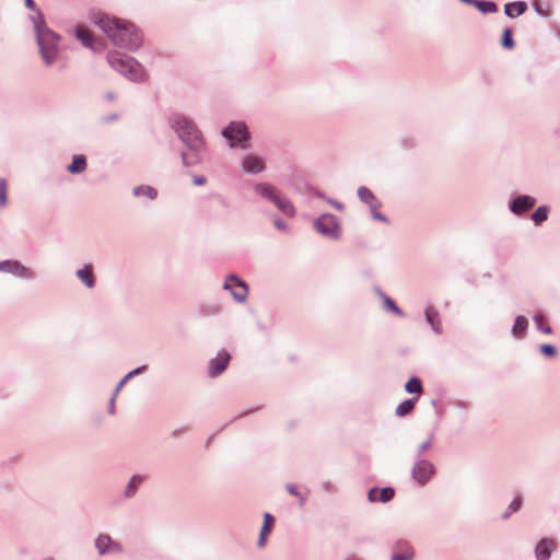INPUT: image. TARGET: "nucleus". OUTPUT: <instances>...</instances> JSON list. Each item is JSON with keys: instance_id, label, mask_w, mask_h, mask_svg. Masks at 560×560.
Masks as SVG:
<instances>
[{"instance_id": "nucleus-1", "label": "nucleus", "mask_w": 560, "mask_h": 560, "mask_svg": "<svg viewBox=\"0 0 560 560\" xmlns=\"http://www.w3.org/2000/svg\"><path fill=\"white\" fill-rule=\"evenodd\" d=\"M171 128L179 140L190 150V153L180 154L185 166H196L202 162L201 152L205 150V140L195 122L186 115L174 113L170 116Z\"/></svg>"}, {"instance_id": "nucleus-2", "label": "nucleus", "mask_w": 560, "mask_h": 560, "mask_svg": "<svg viewBox=\"0 0 560 560\" xmlns=\"http://www.w3.org/2000/svg\"><path fill=\"white\" fill-rule=\"evenodd\" d=\"M93 22L100 26L115 46L137 50L142 44L140 32L126 20L105 13H96L93 15Z\"/></svg>"}, {"instance_id": "nucleus-3", "label": "nucleus", "mask_w": 560, "mask_h": 560, "mask_svg": "<svg viewBox=\"0 0 560 560\" xmlns=\"http://www.w3.org/2000/svg\"><path fill=\"white\" fill-rule=\"evenodd\" d=\"M33 22L36 43L39 48L40 57L46 66L54 65L59 57L60 35L50 30L45 23L40 11L30 16Z\"/></svg>"}, {"instance_id": "nucleus-4", "label": "nucleus", "mask_w": 560, "mask_h": 560, "mask_svg": "<svg viewBox=\"0 0 560 560\" xmlns=\"http://www.w3.org/2000/svg\"><path fill=\"white\" fill-rule=\"evenodd\" d=\"M109 66L131 81L141 82L145 79L143 67L132 57L119 52L107 55Z\"/></svg>"}, {"instance_id": "nucleus-5", "label": "nucleus", "mask_w": 560, "mask_h": 560, "mask_svg": "<svg viewBox=\"0 0 560 560\" xmlns=\"http://www.w3.org/2000/svg\"><path fill=\"white\" fill-rule=\"evenodd\" d=\"M314 229L322 236L330 240H339L341 235L340 224L331 213L322 214L315 222Z\"/></svg>"}, {"instance_id": "nucleus-6", "label": "nucleus", "mask_w": 560, "mask_h": 560, "mask_svg": "<svg viewBox=\"0 0 560 560\" xmlns=\"http://www.w3.org/2000/svg\"><path fill=\"white\" fill-rule=\"evenodd\" d=\"M222 136L229 141L230 147H246L249 137L246 125L242 121H232L222 130Z\"/></svg>"}, {"instance_id": "nucleus-7", "label": "nucleus", "mask_w": 560, "mask_h": 560, "mask_svg": "<svg viewBox=\"0 0 560 560\" xmlns=\"http://www.w3.org/2000/svg\"><path fill=\"white\" fill-rule=\"evenodd\" d=\"M223 289L230 291L233 299L238 303H243L247 299L248 287L244 280L235 275H230L225 279Z\"/></svg>"}, {"instance_id": "nucleus-8", "label": "nucleus", "mask_w": 560, "mask_h": 560, "mask_svg": "<svg viewBox=\"0 0 560 560\" xmlns=\"http://www.w3.org/2000/svg\"><path fill=\"white\" fill-rule=\"evenodd\" d=\"M435 472L434 465L424 458L418 459L412 469L411 478L420 486L428 483Z\"/></svg>"}, {"instance_id": "nucleus-9", "label": "nucleus", "mask_w": 560, "mask_h": 560, "mask_svg": "<svg viewBox=\"0 0 560 560\" xmlns=\"http://www.w3.org/2000/svg\"><path fill=\"white\" fill-rule=\"evenodd\" d=\"M94 546L100 556L122 552L121 544L113 539L108 534H98L95 538Z\"/></svg>"}, {"instance_id": "nucleus-10", "label": "nucleus", "mask_w": 560, "mask_h": 560, "mask_svg": "<svg viewBox=\"0 0 560 560\" xmlns=\"http://www.w3.org/2000/svg\"><path fill=\"white\" fill-rule=\"evenodd\" d=\"M241 168L246 174H259L266 170L265 158L248 153L241 159Z\"/></svg>"}, {"instance_id": "nucleus-11", "label": "nucleus", "mask_w": 560, "mask_h": 560, "mask_svg": "<svg viewBox=\"0 0 560 560\" xmlns=\"http://www.w3.org/2000/svg\"><path fill=\"white\" fill-rule=\"evenodd\" d=\"M0 271L14 275L22 279H33L34 271L18 260H0Z\"/></svg>"}, {"instance_id": "nucleus-12", "label": "nucleus", "mask_w": 560, "mask_h": 560, "mask_svg": "<svg viewBox=\"0 0 560 560\" xmlns=\"http://www.w3.org/2000/svg\"><path fill=\"white\" fill-rule=\"evenodd\" d=\"M231 355L226 350H220L218 354L209 361L208 375L210 377L219 376L229 365Z\"/></svg>"}, {"instance_id": "nucleus-13", "label": "nucleus", "mask_w": 560, "mask_h": 560, "mask_svg": "<svg viewBox=\"0 0 560 560\" xmlns=\"http://www.w3.org/2000/svg\"><path fill=\"white\" fill-rule=\"evenodd\" d=\"M536 205V198L529 195H520L509 202V209L515 215H522Z\"/></svg>"}, {"instance_id": "nucleus-14", "label": "nucleus", "mask_w": 560, "mask_h": 560, "mask_svg": "<svg viewBox=\"0 0 560 560\" xmlns=\"http://www.w3.org/2000/svg\"><path fill=\"white\" fill-rule=\"evenodd\" d=\"M555 541L549 538L541 539L535 547V557L537 560H549L555 550Z\"/></svg>"}, {"instance_id": "nucleus-15", "label": "nucleus", "mask_w": 560, "mask_h": 560, "mask_svg": "<svg viewBox=\"0 0 560 560\" xmlns=\"http://www.w3.org/2000/svg\"><path fill=\"white\" fill-rule=\"evenodd\" d=\"M394 489L386 487L383 489L372 488L368 492V499L370 502H388L394 497Z\"/></svg>"}, {"instance_id": "nucleus-16", "label": "nucleus", "mask_w": 560, "mask_h": 560, "mask_svg": "<svg viewBox=\"0 0 560 560\" xmlns=\"http://www.w3.org/2000/svg\"><path fill=\"white\" fill-rule=\"evenodd\" d=\"M255 191L264 199L275 202L278 197V190L268 183H258L254 186Z\"/></svg>"}, {"instance_id": "nucleus-17", "label": "nucleus", "mask_w": 560, "mask_h": 560, "mask_svg": "<svg viewBox=\"0 0 560 560\" xmlns=\"http://www.w3.org/2000/svg\"><path fill=\"white\" fill-rule=\"evenodd\" d=\"M424 316H425L427 323L431 326L432 330L435 334L441 335L442 334V324H441V319H440L438 311L435 308H433L432 306H429L424 311Z\"/></svg>"}, {"instance_id": "nucleus-18", "label": "nucleus", "mask_w": 560, "mask_h": 560, "mask_svg": "<svg viewBox=\"0 0 560 560\" xmlns=\"http://www.w3.org/2000/svg\"><path fill=\"white\" fill-rule=\"evenodd\" d=\"M75 276L86 288L93 289L95 287V278L90 265H84L82 268L78 269Z\"/></svg>"}, {"instance_id": "nucleus-19", "label": "nucleus", "mask_w": 560, "mask_h": 560, "mask_svg": "<svg viewBox=\"0 0 560 560\" xmlns=\"http://www.w3.org/2000/svg\"><path fill=\"white\" fill-rule=\"evenodd\" d=\"M527 10V3L525 1H514L504 4V13L509 18H517L525 13Z\"/></svg>"}, {"instance_id": "nucleus-20", "label": "nucleus", "mask_w": 560, "mask_h": 560, "mask_svg": "<svg viewBox=\"0 0 560 560\" xmlns=\"http://www.w3.org/2000/svg\"><path fill=\"white\" fill-rule=\"evenodd\" d=\"M73 35L78 40H80L83 44V46L92 50H95L93 45V36L86 27L75 26L73 30Z\"/></svg>"}, {"instance_id": "nucleus-21", "label": "nucleus", "mask_w": 560, "mask_h": 560, "mask_svg": "<svg viewBox=\"0 0 560 560\" xmlns=\"http://www.w3.org/2000/svg\"><path fill=\"white\" fill-rule=\"evenodd\" d=\"M145 480V477L142 476V475H133L131 476V478L129 479L125 490H124V495L126 498H132L136 495L138 489L140 488V486L143 483V481Z\"/></svg>"}, {"instance_id": "nucleus-22", "label": "nucleus", "mask_w": 560, "mask_h": 560, "mask_svg": "<svg viewBox=\"0 0 560 560\" xmlns=\"http://www.w3.org/2000/svg\"><path fill=\"white\" fill-rule=\"evenodd\" d=\"M272 524H273L272 515L270 513H265L264 514V524L260 529L259 538L257 541L258 547H260V548L265 547V545L267 542L266 536L271 532Z\"/></svg>"}, {"instance_id": "nucleus-23", "label": "nucleus", "mask_w": 560, "mask_h": 560, "mask_svg": "<svg viewBox=\"0 0 560 560\" xmlns=\"http://www.w3.org/2000/svg\"><path fill=\"white\" fill-rule=\"evenodd\" d=\"M88 167L86 159L84 155H74L72 162L67 166V171L70 174H81Z\"/></svg>"}, {"instance_id": "nucleus-24", "label": "nucleus", "mask_w": 560, "mask_h": 560, "mask_svg": "<svg viewBox=\"0 0 560 560\" xmlns=\"http://www.w3.org/2000/svg\"><path fill=\"white\" fill-rule=\"evenodd\" d=\"M377 294L383 302V307L397 316H404V312L400 307L397 306L394 300H392L387 294H385L382 290H377Z\"/></svg>"}, {"instance_id": "nucleus-25", "label": "nucleus", "mask_w": 560, "mask_h": 560, "mask_svg": "<svg viewBox=\"0 0 560 560\" xmlns=\"http://www.w3.org/2000/svg\"><path fill=\"white\" fill-rule=\"evenodd\" d=\"M273 203L283 214L288 217H293L295 214V208L292 202L289 199L281 197L280 194Z\"/></svg>"}, {"instance_id": "nucleus-26", "label": "nucleus", "mask_w": 560, "mask_h": 560, "mask_svg": "<svg viewBox=\"0 0 560 560\" xmlns=\"http://www.w3.org/2000/svg\"><path fill=\"white\" fill-rule=\"evenodd\" d=\"M417 400H418V398L413 397V398H409V399L401 401L396 407V410H395L396 416L405 417V416L409 415L413 410Z\"/></svg>"}, {"instance_id": "nucleus-27", "label": "nucleus", "mask_w": 560, "mask_h": 560, "mask_svg": "<svg viewBox=\"0 0 560 560\" xmlns=\"http://www.w3.org/2000/svg\"><path fill=\"white\" fill-rule=\"evenodd\" d=\"M132 194L135 197H141L144 196L151 200L155 199L158 197V191L155 188L149 185H139L136 186L132 190Z\"/></svg>"}, {"instance_id": "nucleus-28", "label": "nucleus", "mask_w": 560, "mask_h": 560, "mask_svg": "<svg viewBox=\"0 0 560 560\" xmlns=\"http://www.w3.org/2000/svg\"><path fill=\"white\" fill-rule=\"evenodd\" d=\"M358 197L363 203L368 206H372L375 202H378L373 191L365 186H360L358 188Z\"/></svg>"}, {"instance_id": "nucleus-29", "label": "nucleus", "mask_w": 560, "mask_h": 560, "mask_svg": "<svg viewBox=\"0 0 560 560\" xmlns=\"http://www.w3.org/2000/svg\"><path fill=\"white\" fill-rule=\"evenodd\" d=\"M147 370V365H141V366H138L136 368L135 370L130 371L129 373H127L120 381L119 383L116 385V388H115V395H118V393L121 390V388L125 386V384L127 382H130V380L132 377H135L136 375H139L141 373H143L144 371Z\"/></svg>"}, {"instance_id": "nucleus-30", "label": "nucleus", "mask_w": 560, "mask_h": 560, "mask_svg": "<svg viewBox=\"0 0 560 560\" xmlns=\"http://www.w3.org/2000/svg\"><path fill=\"white\" fill-rule=\"evenodd\" d=\"M527 327V319L523 315H517L512 327V334L515 337H521L526 331Z\"/></svg>"}, {"instance_id": "nucleus-31", "label": "nucleus", "mask_w": 560, "mask_h": 560, "mask_svg": "<svg viewBox=\"0 0 560 560\" xmlns=\"http://www.w3.org/2000/svg\"><path fill=\"white\" fill-rule=\"evenodd\" d=\"M549 208L547 206L538 207L532 214V220L535 225H540L548 219Z\"/></svg>"}, {"instance_id": "nucleus-32", "label": "nucleus", "mask_w": 560, "mask_h": 560, "mask_svg": "<svg viewBox=\"0 0 560 560\" xmlns=\"http://www.w3.org/2000/svg\"><path fill=\"white\" fill-rule=\"evenodd\" d=\"M474 5L482 13H495L498 11V5L493 1L477 0Z\"/></svg>"}, {"instance_id": "nucleus-33", "label": "nucleus", "mask_w": 560, "mask_h": 560, "mask_svg": "<svg viewBox=\"0 0 560 560\" xmlns=\"http://www.w3.org/2000/svg\"><path fill=\"white\" fill-rule=\"evenodd\" d=\"M405 390L409 394H420L422 392V383L418 377H411L405 384Z\"/></svg>"}, {"instance_id": "nucleus-34", "label": "nucleus", "mask_w": 560, "mask_h": 560, "mask_svg": "<svg viewBox=\"0 0 560 560\" xmlns=\"http://www.w3.org/2000/svg\"><path fill=\"white\" fill-rule=\"evenodd\" d=\"M522 506V499L515 498L509 504L506 512L502 514L503 520H508L513 513L517 512Z\"/></svg>"}, {"instance_id": "nucleus-35", "label": "nucleus", "mask_w": 560, "mask_h": 560, "mask_svg": "<svg viewBox=\"0 0 560 560\" xmlns=\"http://www.w3.org/2000/svg\"><path fill=\"white\" fill-rule=\"evenodd\" d=\"M534 322L536 324L537 329L540 330L541 332L547 335H550L552 332L551 327L547 324H544V316L541 314H535Z\"/></svg>"}, {"instance_id": "nucleus-36", "label": "nucleus", "mask_w": 560, "mask_h": 560, "mask_svg": "<svg viewBox=\"0 0 560 560\" xmlns=\"http://www.w3.org/2000/svg\"><path fill=\"white\" fill-rule=\"evenodd\" d=\"M381 206H382V203L380 201L375 202L372 206H369L371 214H372L373 219L384 222V223H388V219L378 211Z\"/></svg>"}, {"instance_id": "nucleus-37", "label": "nucleus", "mask_w": 560, "mask_h": 560, "mask_svg": "<svg viewBox=\"0 0 560 560\" xmlns=\"http://www.w3.org/2000/svg\"><path fill=\"white\" fill-rule=\"evenodd\" d=\"M501 45L504 48L511 49L514 47V40L512 38V31L510 28H505L502 34Z\"/></svg>"}, {"instance_id": "nucleus-38", "label": "nucleus", "mask_w": 560, "mask_h": 560, "mask_svg": "<svg viewBox=\"0 0 560 560\" xmlns=\"http://www.w3.org/2000/svg\"><path fill=\"white\" fill-rule=\"evenodd\" d=\"M7 202V182L4 178H0V207H4Z\"/></svg>"}, {"instance_id": "nucleus-39", "label": "nucleus", "mask_w": 560, "mask_h": 560, "mask_svg": "<svg viewBox=\"0 0 560 560\" xmlns=\"http://www.w3.org/2000/svg\"><path fill=\"white\" fill-rule=\"evenodd\" d=\"M285 488H287L289 493H291L292 495H294V497H296L299 499L300 506H303L305 504V498L298 491L295 486H293L291 483H288L285 486Z\"/></svg>"}, {"instance_id": "nucleus-40", "label": "nucleus", "mask_w": 560, "mask_h": 560, "mask_svg": "<svg viewBox=\"0 0 560 560\" xmlns=\"http://www.w3.org/2000/svg\"><path fill=\"white\" fill-rule=\"evenodd\" d=\"M540 352L546 357H553L557 352L555 346L552 345H542L540 347Z\"/></svg>"}, {"instance_id": "nucleus-41", "label": "nucleus", "mask_w": 560, "mask_h": 560, "mask_svg": "<svg viewBox=\"0 0 560 560\" xmlns=\"http://www.w3.org/2000/svg\"><path fill=\"white\" fill-rule=\"evenodd\" d=\"M412 557V551L407 549L404 553H394L392 560H410Z\"/></svg>"}, {"instance_id": "nucleus-42", "label": "nucleus", "mask_w": 560, "mask_h": 560, "mask_svg": "<svg viewBox=\"0 0 560 560\" xmlns=\"http://www.w3.org/2000/svg\"><path fill=\"white\" fill-rule=\"evenodd\" d=\"M432 440H433V436H430L427 441L422 442L419 446H418V453L419 454H422L424 453L425 451H428L431 445H432Z\"/></svg>"}, {"instance_id": "nucleus-43", "label": "nucleus", "mask_w": 560, "mask_h": 560, "mask_svg": "<svg viewBox=\"0 0 560 560\" xmlns=\"http://www.w3.org/2000/svg\"><path fill=\"white\" fill-rule=\"evenodd\" d=\"M273 224L279 231H287L288 229L287 223L281 218L278 217L273 219Z\"/></svg>"}, {"instance_id": "nucleus-44", "label": "nucleus", "mask_w": 560, "mask_h": 560, "mask_svg": "<svg viewBox=\"0 0 560 560\" xmlns=\"http://www.w3.org/2000/svg\"><path fill=\"white\" fill-rule=\"evenodd\" d=\"M207 183V178L202 175H194L192 184L196 186H203Z\"/></svg>"}, {"instance_id": "nucleus-45", "label": "nucleus", "mask_w": 560, "mask_h": 560, "mask_svg": "<svg viewBox=\"0 0 560 560\" xmlns=\"http://www.w3.org/2000/svg\"><path fill=\"white\" fill-rule=\"evenodd\" d=\"M326 201L331 205L335 209L341 211L343 210V205L335 199L327 198Z\"/></svg>"}, {"instance_id": "nucleus-46", "label": "nucleus", "mask_w": 560, "mask_h": 560, "mask_svg": "<svg viewBox=\"0 0 560 560\" xmlns=\"http://www.w3.org/2000/svg\"><path fill=\"white\" fill-rule=\"evenodd\" d=\"M203 312L208 315H214V314L219 313V307L212 305V306L205 308Z\"/></svg>"}, {"instance_id": "nucleus-47", "label": "nucleus", "mask_w": 560, "mask_h": 560, "mask_svg": "<svg viewBox=\"0 0 560 560\" xmlns=\"http://www.w3.org/2000/svg\"><path fill=\"white\" fill-rule=\"evenodd\" d=\"M24 3H25V5H26V8H28L30 10L35 11V13L38 11V10L36 9V4H35V2H34V0H24Z\"/></svg>"}, {"instance_id": "nucleus-48", "label": "nucleus", "mask_w": 560, "mask_h": 560, "mask_svg": "<svg viewBox=\"0 0 560 560\" xmlns=\"http://www.w3.org/2000/svg\"><path fill=\"white\" fill-rule=\"evenodd\" d=\"M116 396L115 393L113 394L112 398H110V401H109V413H114L115 412V399H116Z\"/></svg>"}, {"instance_id": "nucleus-49", "label": "nucleus", "mask_w": 560, "mask_h": 560, "mask_svg": "<svg viewBox=\"0 0 560 560\" xmlns=\"http://www.w3.org/2000/svg\"><path fill=\"white\" fill-rule=\"evenodd\" d=\"M322 488H323L325 491H329V492H330V491H332V486H331V483H330V482H327V481L322 483Z\"/></svg>"}, {"instance_id": "nucleus-50", "label": "nucleus", "mask_w": 560, "mask_h": 560, "mask_svg": "<svg viewBox=\"0 0 560 560\" xmlns=\"http://www.w3.org/2000/svg\"><path fill=\"white\" fill-rule=\"evenodd\" d=\"M460 1L464 3H467V4H472V5H474V2H477V0H460Z\"/></svg>"}, {"instance_id": "nucleus-51", "label": "nucleus", "mask_w": 560, "mask_h": 560, "mask_svg": "<svg viewBox=\"0 0 560 560\" xmlns=\"http://www.w3.org/2000/svg\"><path fill=\"white\" fill-rule=\"evenodd\" d=\"M316 195H317L319 198L324 199L325 201H326V199L328 198V197H326L323 192H317Z\"/></svg>"}, {"instance_id": "nucleus-52", "label": "nucleus", "mask_w": 560, "mask_h": 560, "mask_svg": "<svg viewBox=\"0 0 560 560\" xmlns=\"http://www.w3.org/2000/svg\"><path fill=\"white\" fill-rule=\"evenodd\" d=\"M345 560H360L358 557L349 556Z\"/></svg>"}, {"instance_id": "nucleus-53", "label": "nucleus", "mask_w": 560, "mask_h": 560, "mask_svg": "<svg viewBox=\"0 0 560 560\" xmlns=\"http://www.w3.org/2000/svg\"><path fill=\"white\" fill-rule=\"evenodd\" d=\"M107 98H108V100H113V98H114V94H113V93H108V94H107Z\"/></svg>"}, {"instance_id": "nucleus-54", "label": "nucleus", "mask_w": 560, "mask_h": 560, "mask_svg": "<svg viewBox=\"0 0 560 560\" xmlns=\"http://www.w3.org/2000/svg\"><path fill=\"white\" fill-rule=\"evenodd\" d=\"M42 560H56L54 557H46V558H43Z\"/></svg>"}, {"instance_id": "nucleus-55", "label": "nucleus", "mask_w": 560, "mask_h": 560, "mask_svg": "<svg viewBox=\"0 0 560 560\" xmlns=\"http://www.w3.org/2000/svg\"><path fill=\"white\" fill-rule=\"evenodd\" d=\"M116 118H117V116H116V115L110 116V119H112V120H114V119H116Z\"/></svg>"}]
</instances>
